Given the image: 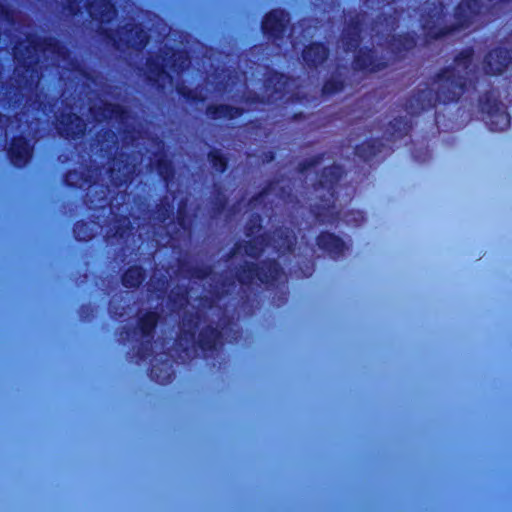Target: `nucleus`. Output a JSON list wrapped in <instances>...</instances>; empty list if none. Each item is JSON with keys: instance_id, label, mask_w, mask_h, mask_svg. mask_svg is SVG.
Wrapping results in <instances>:
<instances>
[{"instance_id": "nucleus-23", "label": "nucleus", "mask_w": 512, "mask_h": 512, "mask_svg": "<svg viewBox=\"0 0 512 512\" xmlns=\"http://www.w3.org/2000/svg\"><path fill=\"white\" fill-rule=\"evenodd\" d=\"M157 170L159 174L167 180L171 175V166L170 163L164 159L162 156H160L157 160Z\"/></svg>"}, {"instance_id": "nucleus-6", "label": "nucleus", "mask_w": 512, "mask_h": 512, "mask_svg": "<svg viewBox=\"0 0 512 512\" xmlns=\"http://www.w3.org/2000/svg\"><path fill=\"white\" fill-rule=\"evenodd\" d=\"M279 273L278 265L271 263L269 271L265 272L263 268H255L252 263H246L243 271L237 273V278L241 283H248L254 278L259 279L261 282H268L277 279Z\"/></svg>"}, {"instance_id": "nucleus-15", "label": "nucleus", "mask_w": 512, "mask_h": 512, "mask_svg": "<svg viewBox=\"0 0 512 512\" xmlns=\"http://www.w3.org/2000/svg\"><path fill=\"white\" fill-rule=\"evenodd\" d=\"M318 246L331 254H340L344 249V243L332 234H322L317 239Z\"/></svg>"}, {"instance_id": "nucleus-31", "label": "nucleus", "mask_w": 512, "mask_h": 512, "mask_svg": "<svg viewBox=\"0 0 512 512\" xmlns=\"http://www.w3.org/2000/svg\"><path fill=\"white\" fill-rule=\"evenodd\" d=\"M0 19H9V13L2 4H0Z\"/></svg>"}, {"instance_id": "nucleus-24", "label": "nucleus", "mask_w": 512, "mask_h": 512, "mask_svg": "<svg viewBox=\"0 0 512 512\" xmlns=\"http://www.w3.org/2000/svg\"><path fill=\"white\" fill-rule=\"evenodd\" d=\"M87 230H88L87 224H85V223L76 224V226L74 228V233H75L76 238H78L79 240H83V241L90 239L92 237V234L88 233Z\"/></svg>"}, {"instance_id": "nucleus-38", "label": "nucleus", "mask_w": 512, "mask_h": 512, "mask_svg": "<svg viewBox=\"0 0 512 512\" xmlns=\"http://www.w3.org/2000/svg\"><path fill=\"white\" fill-rule=\"evenodd\" d=\"M259 200H260V199H258V198H257V199H255V200L251 203V204H252V206H253V208L256 206V203H257Z\"/></svg>"}, {"instance_id": "nucleus-7", "label": "nucleus", "mask_w": 512, "mask_h": 512, "mask_svg": "<svg viewBox=\"0 0 512 512\" xmlns=\"http://www.w3.org/2000/svg\"><path fill=\"white\" fill-rule=\"evenodd\" d=\"M288 21L287 14L284 11L274 10L265 17L263 30L265 33L278 38L284 33Z\"/></svg>"}, {"instance_id": "nucleus-2", "label": "nucleus", "mask_w": 512, "mask_h": 512, "mask_svg": "<svg viewBox=\"0 0 512 512\" xmlns=\"http://www.w3.org/2000/svg\"><path fill=\"white\" fill-rule=\"evenodd\" d=\"M414 45V39L410 36L393 37L389 41V48L384 49L381 44L373 51L360 50L356 56L355 68L368 72H375L386 67L389 63L395 60L396 54L402 49L408 50Z\"/></svg>"}, {"instance_id": "nucleus-16", "label": "nucleus", "mask_w": 512, "mask_h": 512, "mask_svg": "<svg viewBox=\"0 0 512 512\" xmlns=\"http://www.w3.org/2000/svg\"><path fill=\"white\" fill-rule=\"evenodd\" d=\"M270 245L278 251L291 250L294 245V235L287 229H281L276 232Z\"/></svg>"}, {"instance_id": "nucleus-19", "label": "nucleus", "mask_w": 512, "mask_h": 512, "mask_svg": "<svg viewBox=\"0 0 512 512\" xmlns=\"http://www.w3.org/2000/svg\"><path fill=\"white\" fill-rule=\"evenodd\" d=\"M143 280V273L141 268L132 267L123 276V284L126 287H136Z\"/></svg>"}, {"instance_id": "nucleus-22", "label": "nucleus", "mask_w": 512, "mask_h": 512, "mask_svg": "<svg viewBox=\"0 0 512 512\" xmlns=\"http://www.w3.org/2000/svg\"><path fill=\"white\" fill-rule=\"evenodd\" d=\"M342 43L346 46V50H352L358 44V30L353 28L352 31H349L345 34Z\"/></svg>"}, {"instance_id": "nucleus-3", "label": "nucleus", "mask_w": 512, "mask_h": 512, "mask_svg": "<svg viewBox=\"0 0 512 512\" xmlns=\"http://www.w3.org/2000/svg\"><path fill=\"white\" fill-rule=\"evenodd\" d=\"M478 4L475 0H465L456 9L455 18L457 23L450 28L441 27V19L438 15L431 16L430 20H425L423 24L424 30L433 38H437L446 33L452 32L459 28H466L472 23V18L477 12Z\"/></svg>"}, {"instance_id": "nucleus-20", "label": "nucleus", "mask_w": 512, "mask_h": 512, "mask_svg": "<svg viewBox=\"0 0 512 512\" xmlns=\"http://www.w3.org/2000/svg\"><path fill=\"white\" fill-rule=\"evenodd\" d=\"M157 323V315L149 312L139 320V329L143 336H149Z\"/></svg>"}, {"instance_id": "nucleus-33", "label": "nucleus", "mask_w": 512, "mask_h": 512, "mask_svg": "<svg viewBox=\"0 0 512 512\" xmlns=\"http://www.w3.org/2000/svg\"><path fill=\"white\" fill-rule=\"evenodd\" d=\"M277 186H273L271 188H269L268 191H265L261 196H260V199L264 198V197H267L268 195H270L271 193H274L277 191Z\"/></svg>"}, {"instance_id": "nucleus-8", "label": "nucleus", "mask_w": 512, "mask_h": 512, "mask_svg": "<svg viewBox=\"0 0 512 512\" xmlns=\"http://www.w3.org/2000/svg\"><path fill=\"white\" fill-rule=\"evenodd\" d=\"M85 128L84 121L75 114L62 115L57 126L59 133L65 137L79 136L83 134Z\"/></svg>"}, {"instance_id": "nucleus-11", "label": "nucleus", "mask_w": 512, "mask_h": 512, "mask_svg": "<svg viewBox=\"0 0 512 512\" xmlns=\"http://www.w3.org/2000/svg\"><path fill=\"white\" fill-rule=\"evenodd\" d=\"M10 158L15 166L25 165L31 156V147L23 138L14 139L10 148Z\"/></svg>"}, {"instance_id": "nucleus-18", "label": "nucleus", "mask_w": 512, "mask_h": 512, "mask_svg": "<svg viewBox=\"0 0 512 512\" xmlns=\"http://www.w3.org/2000/svg\"><path fill=\"white\" fill-rule=\"evenodd\" d=\"M125 41L133 48H140L147 42V35L139 28L131 29L126 36Z\"/></svg>"}, {"instance_id": "nucleus-13", "label": "nucleus", "mask_w": 512, "mask_h": 512, "mask_svg": "<svg viewBox=\"0 0 512 512\" xmlns=\"http://www.w3.org/2000/svg\"><path fill=\"white\" fill-rule=\"evenodd\" d=\"M303 61L310 67H316L327 58V50L323 45L312 44L303 51Z\"/></svg>"}, {"instance_id": "nucleus-37", "label": "nucleus", "mask_w": 512, "mask_h": 512, "mask_svg": "<svg viewBox=\"0 0 512 512\" xmlns=\"http://www.w3.org/2000/svg\"><path fill=\"white\" fill-rule=\"evenodd\" d=\"M70 4L77 3L78 0H67ZM79 2H82V0H79Z\"/></svg>"}, {"instance_id": "nucleus-32", "label": "nucleus", "mask_w": 512, "mask_h": 512, "mask_svg": "<svg viewBox=\"0 0 512 512\" xmlns=\"http://www.w3.org/2000/svg\"><path fill=\"white\" fill-rule=\"evenodd\" d=\"M277 99H278V97L274 96V92H270L267 95L263 96L262 101L272 102Z\"/></svg>"}, {"instance_id": "nucleus-21", "label": "nucleus", "mask_w": 512, "mask_h": 512, "mask_svg": "<svg viewBox=\"0 0 512 512\" xmlns=\"http://www.w3.org/2000/svg\"><path fill=\"white\" fill-rule=\"evenodd\" d=\"M210 334L207 335V331L203 329L200 331L197 341L204 347L212 348L216 345L220 333L216 328L210 329Z\"/></svg>"}, {"instance_id": "nucleus-39", "label": "nucleus", "mask_w": 512, "mask_h": 512, "mask_svg": "<svg viewBox=\"0 0 512 512\" xmlns=\"http://www.w3.org/2000/svg\"><path fill=\"white\" fill-rule=\"evenodd\" d=\"M16 73H17V75H21V73H22V69H21V68H17V69H16Z\"/></svg>"}, {"instance_id": "nucleus-4", "label": "nucleus", "mask_w": 512, "mask_h": 512, "mask_svg": "<svg viewBox=\"0 0 512 512\" xmlns=\"http://www.w3.org/2000/svg\"><path fill=\"white\" fill-rule=\"evenodd\" d=\"M188 65V58L183 52L173 53L169 58H162L161 62L148 63V78L156 82L159 86L165 87L166 82L173 85V78L168 69L174 72L183 70Z\"/></svg>"}, {"instance_id": "nucleus-25", "label": "nucleus", "mask_w": 512, "mask_h": 512, "mask_svg": "<svg viewBox=\"0 0 512 512\" xmlns=\"http://www.w3.org/2000/svg\"><path fill=\"white\" fill-rule=\"evenodd\" d=\"M115 170H116V163H114L113 166L111 167V178H112V181L117 186L121 185L122 182H125L126 179L128 178V176L130 175V173L132 172V168L125 167V171L123 172L124 179H121L120 177L115 175Z\"/></svg>"}, {"instance_id": "nucleus-35", "label": "nucleus", "mask_w": 512, "mask_h": 512, "mask_svg": "<svg viewBox=\"0 0 512 512\" xmlns=\"http://www.w3.org/2000/svg\"><path fill=\"white\" fill-rule=\"evenodd\" d=\"M432 105H433V101H432V99H431V98H429V99L427 100V103H421V108H422V109H425V108L430 107V106H432Z\"/></svg>"}, {"instance_id": "nucleus-1", "label": "nucleus", "mask_w": 512, "mask_h": 512, "mask_svg": "<svg viewBox=\"0 0 512 512\" xmlns=\"http://www.w3.org/2000/svg\"><path fill=\"white\" fill-rule=\"evenodd\" d=\"M470 50L463 51L455 60L451 69L445 70L438 79L437 97L442 101L457 99L463 91L468 76L473 72L471 68Z\"/></svg>"}, {"instance_id": "nucleus-41", "label": "nucleus", "mask_w": 512, "mask_h": 512, "mask_svg": "<svg viewBox=\"0 0 512 512\" xmlns=\"http://www.w3.org/2000/svg\"><path fill=\"white\" fill-rule=\"evenodd\" d=\"M152 374L156 375V370L155 369L152 370Z\"/></svg>"}, {"instance_id": "nucleus-14", "label": "nucleus", "mask_w": 512, "mask_h": 512, "mask_svg": "<svg viewBox=\"0 0 512 512\" xmlns=\"http://www.w3.org/2000/svg\"><path fill=\"white\" fill-rule=\"evenodd\" d=\"M264 238L262 236L249 240L246 245H238L234 252V257L248 255L252 258L259 256L263 251Z\"/></svg>"}, {"instance_id": "nucleus-28", "label": "nucleus", "mask_w": 512, "mask_h": 512, "mask_svg": "<svg viewBox=\"0 0 512 512\" xmlns=\"http://www.w3.org/2000/svg\"><path fill=\"white\" fill-rule=\"evenodd\" d=\"M274 83L275 86L279 85V87H275L274 92L278 93V91L281 89V87L284 85V77L282 75H275L273 79L269 80V84L267 87V92L270 90L271 84Z\"/></svg>"}, {"instance_id": "nucleus-17", "label": "nucleus", "mask_w": 512, "mask_h": 512, "mask_svg": "<svg viewBox=\"0 0 512 512\" xmlns=\"http://www.w3.org/2000/svg\"><path fill=\"white\" fill-rule=\"evenodd\" d=\"M208 114L217 119V118H229L233 119L237 115H240V111L237 108L219 105V106H210L207 109Z\"/></svg>"}, {"instance_id": "nucleus-40", "label": "nucleus", "mask_w": 512, "mask_h": 512, "mask_svg": "<svg viewBox=\"0 0 512 512\" xmlns=\"http://www.w3.org/2000/svg\"><path fill=\"white\" fill-rule=\"evenodd\" d=\"M30 78H31V81H30L29 85L31 86V85L33 84V82H34V80H33V74H32V73H31V75H30Z\"/></svg>"}, {"instance_id": "nucleus-34", "label": "nucleus", "mask_w": 512, "mask_h": 512, "mask_svg": "<svg viewBox=\"0 0 512 512\" xmlns=\"http://www.w3.org/2000/svg\"><path fill=\"white\" fill-rule=\"evenodd\" d=\"M176 87H177L179 93H181L183 95H188L189 97H192V98H196L197 97L196 94L195 95H191L190 93L186 92L184 88L179 87L178 85Z\"/></svg>"}, {"instance_id": "nucleus-30", "label": "nucleus", "mask_w": 512, "mask_h": 512, "mask_svg": "<svg viewBox=\"0 0 512 512\" xmlns=\"http://www.w3.org/2000/svg\"><path fill=\"white\" fill-rule=\"evenodd\" d=\"M254 229H258V230L260 229V224H259L258 219L253 220V227L248 228V232H247L248 237H251L255 233Z\"/></svg>"}, {"instance_id": "nucleus-9", "label": "nucleus", "mask_w": 512, "mask_h": 512, "mask_svg": "<svg viewBox=\"0 0 512 512\" xmlns=\"http://www.w3.org/2000/svg\"><path fill=\"white\" fill-rule=\"evenodd\" d=\"M509 61L510 57L507 50L496 49L486 56L483 69L489 74H500L507 67Z\"/></svg>"}, {"instance_id": "nucleus-10", "label": "nucleus", "mask_w": 512, "mask_h": 512, "mask_svg": "<svg viewBox=\"0 0 512 512\" xmlns=\"http://www.w3.org/2000/svg\"><path fill=\"white\" fill-rule=\"evenodd\" d=\"M92 116L97 121H102L104 119H119L123 121L125 119V111L117 105L107 103V102H101V104L94 105L90 108Z\"/></svg>"}, {"instance_id": "nucleus-29", "label": "nucleus", "mask_w": 512, "mask_h": 512, "mask_svg": "<svg viewBox=\"0 0 512 512\" xmlns=\"http://www.w3.org/2000/svg\"><path fill=\"white\" fill-rule=\"evenodd\" d=\"M496 117L499 119V124H500L499 127H497V129L503 130L505 127L508 126L509 119L506 114L502 113V114L496 115Z\"/></svg>"}, {"instance_id": "nucleus-26", "label": "nucleus", "mask_w": 512, "mask_h": 512, "mask_svg": "<svg viewBox=\"0 0 512 512\" xmlns=\"http://www.w3.org/2000/svg\"><path fill=\"white\" fill-rule=\"evenodd\" d=\"M341 88H342V82H340L339 80H336V79H331L324 85L323 92L325 94H331V93H334V92L340 90Z\"/></svg>"}, {"instance_id": "nucleus-27", "label": "nucleus", "mask_w": 512, "mask_h": 512, "mask_svg": "<svg viewBox=\"0 0 512 512\" xmlns=\"http://www.w3.org/2000/svg\"><path fill=\"white\" fill-rule=\"evenodd\" d=\"M211 161L213 163V166L216 168V170H218V171L225 170L226 162L220 155L211 154Z\"/></svg>"}, {"instance_id": "nucleus-12", "label": "nucleus", "mask_w": 512, "mask_h": 512, "mask_svg": "<svg viewBox=\"0 0 512 512\" xmlns=\"http://www.w3.org/2000/svg\"><path fill=\"white\" fill-rule=\"evenodd\" d=\"M88 11L92 18L101 22H109L115 15L113 6L106 0H94L89 3Z\"/></svg>"}, {"instance_id": "nucleus-5", "label": "nucleus", "mask_w": 512, "mask_h": 512, "mask_svg": "<svg viewBox=\"0 0 512 512\" xmlns=\"http://www.w3.org/2000/svg\"><path fill=\"white\" fill-rule=\"evenodd\" d=\"M178 297V300L173 299L175 308H182L184 303H186L179 338V345L186 349L190 344L196 342V328H199L201 324L202 310L197 307V311L194 313L192 310L196 306L188 303L185 294L181 293Z\"/></svg>"}, {"instance_id": "nucleus-36", "label": "nucleus", "mask_w": 512, "mask_h": 512, "mask_svg": "<svg viewBox=\"0 0 512 512\" xmlns=\"http://www.w3.org/2000/svg\"><path fill=\"white\" fill-rule=\"evenodd\" d=\"M19 52H20V47L16 48V51H15V57L16 59L19 60L20 56H19Z\"/></svg>"}]
</instances>
